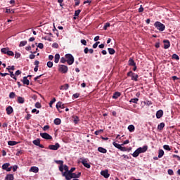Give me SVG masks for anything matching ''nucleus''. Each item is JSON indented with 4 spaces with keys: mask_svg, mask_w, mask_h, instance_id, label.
I'll return each instance as SVG.
<instances>
[{
    "mask_svg": "<svg viewBox=\"0 0 180 180\" xmlns=\"http://www.w3.org/2000/svg\"><path fill=\"white\" fill-rule=\"evenodd\" d=\"M40 136L41 137H42V139H44L45 140H51L53 139V137L47 133H41Z\"/></svg>",
    "mask_w": 180,
    "mask_h": 180,
    "instance_id": "nucleus-9",
    "label": "nucleus"
},
{
    "mask_svg": "<svg viewBox=\"0 0 180 180\" xmlns=\"http://www.w3.org/2000/svg\"><path fill=\"white\" fill-rule=\"evenodd\" d=\"M60 148V143H56L55 145H49V150H57Z\"/></svg>",
    "mask_w": 180,
    "mask_h": 180,
    "instance_id": "nucleus-11",
    "label": "nucleus"
},
{
    "mask_svg": "<svg viewBox=\"0 0 180 180\" xmlns=\"http://www.w3.org/2000/svg\"><path fill=\"white\" fill-rule=\"evenodd\" d=\"M17 101L18 103H25V98L23 97L18 96Z\"/></svg>",
    "mask_w": 180,
    "mask_h": 180,
    "instance_id": "nucleus-27",
    "label": "nucleus"
},
{
    "mask_svg": "<svg viewBox=\"0 0 180 180\" xmlns=\"http://www.w3.org/2000/svg\"><path fill=\"white\" fill-rule=\"evenodd\" d=\"M119 150H120V151H127V148H126V147H122V145L120 146Z\"/></svg>",
    "mask_w": 180,
    "mask_h": 180,
    "instance_id": "nucleus-52",
    "label": "nucleus"
},
{
    "mask_svg": "<svg viewBox=\"0 0 180 180\" xmlns=\"http://www.w3.org/2000/svg\"><path fill=\"white\" fill-rule=\"evenodd\" d=\"M139 79V75H136V73H133L131 76V80L137 82Z\"/></svg>",
    "mask_w": 180,
    "mask_h": 180,
    "instance_id": "nucleus-22",
    "label": "nucleus"
},
{
    "mask_svg": "<svg viewBox=\"0 0 180 180\" xmlns=\"http://www.w3.org/2000/svg\"><path fill=\"white\" fill-rule=\"evenodd\" d=\"M137 149H138V151H139V153L141 154V153H146V151L148 150V146H144L142 148H139Z\"/></svg>",
    "mask_w": 180,
    "mask_h": 180,
    "instance_id": "nucleus-13",
    "label": "nucleus"
},
{
    "mask_svg": "<svg viewBox=\"0 0 180 180\" xmlns=\"http://www.w3.org/2000/svg\"><path fill=\"white\" fill-rule=\"evenodd\" d=\"M72 119L75 124H77L78 122H79V117H78V116L73 115Z\"/></svg>",
    "mask_w": 180,
    "mask_h": 180,
    "instance_id": "nucleus-18",
    "label": "nucleus"
},
{
    "mask_svg": "<svg viewBox=\"0 0 180 180\" xmlns=\"http://www.w3.org/2000/svg\"><path fill=\"white\" fill-rule=\"evenodd\" d=\"M163 156H164V150L162 149L159 150L158 158H162Z\"/></svg>",
    "mask_w": 180,
    "mask_h": 180,
    "instance_id": "nucleus-29",
    "label": "nucleus"
},
{
    "mask_svg": "<svg viewBox=\"0 0 180 180\" xmlns=\"http://www.w3.org/2000/svg\"><path fill=\"white\" fill-rule=\"evenodd\" d=\"M34 146H40V139H36L32 141Z\"/></svg>",
    "mask_w": 180,
    "mask_h": 180,
    "instance_id": "nucleus-36",
    "label": "nucleus"
},
{
    "mask_svg": "<svg viewBox=\"0 0 180 180\" xmlns=\"http://www.w3.org/2000/svg\"><path fill=\"white\" fill-rule=\"evenodd\" d=\"M167 172H168L169 175H174V170L173 169H169Z\"/></svg>",
    "mask_w": 180,
    "mask_h": 180,
    "instance_id": "nucleus-53",
    "label": "nucleus"
},
{
    "mask_svg": "<svg viewBox=\"0 0 180 180\" xmlns=\"http://www.w3.org/2000/svg\"><path fill=\"white\" fill-rule=\"evenodd\" d=\"M139 12L141 13V12H144V8H143V6L141 5L140 8H139Z\"/></svg>",
    "mask_w": 180,
    "mask_h": 180,
    "instance_id": "nucleus-55",
    "label": "nucleus"
},
{
    "mask_svg": "<svg viewBox=\"0 0 180 180\" xmlns=\"http://www.w3.org/2000/svg\"><path fill=\"white\" fill-rule=\"evenodd\" d=\"M52 47H53V49H58V44H57V43H53V44H52Z\"/></svg>",
    "mask_w": 180,
    "mask_h": 180,
    "instance_id": "nucleus-56",
    "label": "nucleus"
},
{
    "mask_svg": "<svg viewBox=\"0 0 180 180\" xmlns=\"http://www.w3.org/2000/svg\"><path fill=\"white\" fill-rule=\"evenodd\" d=\"M79 176H81V172H78V174L72 173L70 179H72V178H79Z\"/></svg>",
    "mask_w": 180,
    "mask_h": 180,
    "instance_id": "nucleus-20",
    "label": "nucleus"
},
{
    "mask_svg": "<svg viewBox=\"0 0 180 180\" xmlns=\"http://www.w3.org/2000/svg\"><path fill=\"white\" fill-rule=\"evenodd\" d=\"M2 169H5L6 171H7V172H10V171H12V167H11V163H4L2 165Z\"/></svg>",
    "mask_w": 180,
    "mask_h": 180,
    "instance_id": "nucleus-8",
    "label": "nucleus"
},
{
    "mask_svg": "<svg viewBox=\"0 0 180 180\" xmlns=\"http://www.w3.org/2000/svg\"><path fill=\"white\" fill-rule=\"evenodd\" d=\"M134 129H135L134 125L131 124V125L128 126V130H129V131H130L131 133H133V131H134Z\"/></svg>",
    "mask_w": 180,
    "mask_h": 180,
    "instance_id": "nucleus-30",
    "label": "nucleus"
},
{
    "mask_svg": "<svg viewBox=\"0 0 180 180\" xmlns=\"http://www.w3.org/2000/svg\"><path fill=\"white\" fill-rule=\"evenodd\" d=\"M112 145H113L114 147H115L116 148H118V150L120 148V146H122V145H120V144H119V143H116V142H113V143H112Z\"/></svg>",
    "mask_w": 180,
    "mask_h": 180,
    "instance_id": "nucleus-40",
    "label": "nucleus"
},
{
    "mask_svg": "<svg viewBox=\"0 0 180 180\" xmlns=\"http://www.w3.org/2000/svg\"><path fill=\"white\" fill-rule=\"evenodd\" d=\"M54 123L57 125L61 124V120H60V118H56L54 120Z\"/></svg>",
    "mask_w": 180,
    "mask_h": 180,
    "instance_id": "nucleus-37",
    "label": "nucleus"
},
{
    "mask_svg": "<svg viewBox=\"0 0 180 180\" xmlns=\"http://www.w3.org/2000/svg\"><path fill=\"white\" fill-rule=\"evenodd\" d=\"M15 94L14 92H11L10 94H9V98L10 99H13V98H15Z\"/></svg>",
    "mask_w": 180,
    "mask_h": 180,
    "instance_id": "nucleus-46",
    "label": "nucleus"
},
{
    "mask_svg": "<svg viewBox=\"0 0 180 180\" xmlns=\"http://www.w3.org/2000/svg\"><path fill=\"white\" fill-rule=\"evenodd\" d=\"M22 82L24 85H29L30 84V82L29 81V79H27V77H23Z\"/></svg>",
    "mask_w": 180,
    "mask_h": 180,
    "instance_id": "nucleus-21",
    "label": "nucleus"
},
{
    "mask_svg": "<svg viewBox=\"0 0 180 180\" xmlns=\"http://www.w3.org/2000/svg\"><path fill=\"white\" fill-rule=\"evenodd\" d=\"M56 102V98H53L49 103L50 108H53V103Z\"/></svg>",
    "mask_w": 180,
    "mask_h": 180,
    "instance_id": "nucleus-43",
    "label": "nucleus"
},
{
    "mask_svg": "<svg viewBox=\"0 0 180 180\" xmlns=\"http://www.w3.org/2000/svg\"><path fill=\"white\" fill-rule=\"evenodd\" d=\"M79 13H81V10L75 11V16H79Z\"/></svg>",
    "mask_w": 180,
    "mask_h": 180,
    "instance_id": "nucleus-51",
    "label": "nucleus"
},
{
    "mask_svg": "<svg viewBox=\"0 0 180 180\" xmlns=\"http://www.w3.org/2000/svg\"><path fill=\"white\" fill-rule=\"evenodd\" d=\"M81 43L83 44V46H86V40L81 39Z\"/></svg>",
    "mask_w": 180,
    "mask_h": 180,
    "instance_id": "nucleus-57",
    "label": "nucleus"
},
{
    "mask_svg": "<svg viewBox=\"0 0 180 180\" xmlns=\"http://www.w3.org/2000/svg\"><path fill=\"white\" fill-rule=\"evenodd\" d=\"M72 174V172L70 170L68 172H63V176H65L66 180H71V175Z\"/></svg>",
    "mask_w": 180,
    "mask_h": 180,
    "instance_id": "nucleus-7",
    "label": "nucleus"
},
{
    "mask_svg": "<svg viewBox=\"0 0 180 180\" xmlns=\"http://www.w3.org/2000/svg\"><path fill=\"white\" fill-rule=\"evenodd\" d=\"M154 26L158 30H160V32H164V30H165V25L158 21L155 22Z\"/></svg>",
    "mask_w": 180,
    "mask_h": 180,
    "instance_id": "nucleus-1",
    "label": "nucleus"
},
{
    "mask_svg": "<svg viewBox=\"0 0 180 180\" xmlns=\"http://www.w3.org/2000/svg\"><path fill=\"white\" fill-rule=\"evenodd\" d=\"M37 47H39V49H43L44 47V46L43 45V44L39 43V44H38Z\"/></svg>",
    "mask_w": 180,
    "mask_h": 180,
    "instance_id": "nucleus-62",
    "label": "nucleus"
},
{
    "mask_svg": "<svg viewBox=\"0 0 180 180\" xmlns=\"http://www.w3.org/2000/svg\"><path fill=\"white\" fill-rule=\"evenodd\" d=\"M81 160V162L84 167L86 168H91V165L89 163V160L88 159L82 158Z\"/></svg>",
    "mask_w": 180,
    "mask_h": 180,
    "instance_id": "nucleus-5",
    "label": "nucleus"
},
{
    "mask_svg": "<svg viewBox=\"0 0 180 180\" xmlns=\"http://www.w3.org/2000/svg\"><path fill=\"white\" fill-rule=\"evenodd\" d=\"M164 43V49H169V46H171V44H169V41L168 40H165L163 41Z\"/></svg>",
    "mask_w": 180,
    "mask_h": 180,
    "instance_id": "nucleus-17",
    "label": "nucleus"
},
{
    "mask_svg": "<svg viewBox=\"0 0 180 180\" xmlns=\"http://www.w3.org/2000/svg\"><path fill=\"white\" fill-rule=\"evenodd\" d=\"M129 102L131 103H137L139 102V98H131Z\"/></svg>",
    "mask_w": 180,
    "mask_h": 180,
    "instance_id": "nucleus-39",
    "label": "nucleus"
},
{
    "mask_svg": "<svg viewBox=\"0 0 180 180\" xmlns=\"http://www.w3.org/2000/svg\"><path fill=\"white\" fill-rule=\"evenodd\" d=\"M12 169L13 172H15V171H17L18 169V165H14L13 167H12Z\"/></svg>",
    "mask_w": 180,
    "mask_h": 180,
    "instance_id": "nucleus-58",
    "label": "nucleus"
},
{
    "mask_svg": "<svg viewBox=\"0 0 180 180\" xmlns=\"http://www.w3.org/2000/svg\"><path fill=\"white\" fill-rule=\"evenodd\" d=\"M60 63H62V64H65V63H67V58L62 57L60 58Z\"/></svg>",
    "mask_w": 180,
    "mask_h": 180,
    "instance_id": "nucleus-45",
    "label": "nucleus"
},
{
    "mask_svg": "<svg viewBox=\"0 0 180 180\" xmlns=\"http://www.w3.org/2000/svg\"><path fill=\"white\" fill-rule=\"evenodd\" d=\"M119 96H120V93L119 92H115L112 98L113 99H117V98H119Z\"/></svg>",
    "mask_w": 180,
    "mask_h": 180,
    "instance_id": "nucleus-35",
    "label": "nucleus"
},
{
    "mask_svg": "<svg viewBox=\"0 0 180 180\" xmlns=\"http://www.w3.org/2000/svg\"><path fill=\"white\" fill-rule=\"evenodd\" d=\"M140 155V152L139 151L138 149H136L132 154V156L136 158V157H139V155Z\"/></svg>",
    "mask_w": 180,
    "mask_h": 180,
    "instance_id": "nucleus-31",
    "label": "nucleus"
},
{
    "mask_svg": "<svg viewBox=\"0 0 180 180\" xmlns=\"http://www.w3.org/2000/svg\"><path fill=\"white\" fill-rule=\"evenodd\" d=\"M63 169L65 171V172H68V166L67 165H63Z\"/></svg>",
    "mask_w": 180,
    "mask_h": 180,
    "instance_id": "nucleus-60",
    "label": "nucleus"
},
{
    "mask_svg": "<svg viewBox=\"0 0 180 180\" xmlns=\"http://www.w3.org/2000/svg\"><path fill=\"white\" fill-rule=\"evenodd\" d=\"M101 175H102V176H104L105 178H109L110 176V174H109V170L108 169L101 171Z\"/></svg>",
    "mask_w": 180,
    "mask_h": 180,
    "instance_id": "nucleus-12",
    "label": "nucleus"
},
{
    "mask_svg": "<svg viewBox=\"0 0 180 180\" xmlns=\"http://www.w3.org/2000/svg\"><path fill=\"white\" fill-rule=\"evenodd\" d=\"M129 65L131 66H135L136 65V63L134 62V60H133V58H130L129 60Z\"/></svg>",
    "mask_w": 180,
    "mask_h": 180,
    "instance_id": "nucleus-26",
    "label": "nucleus"
},
{
    "mask_svg": "<svg viewBox=\"0 0 180 180\" xmlns=\"http://www.w3.org/2000/svg\"><path fill=\"white\" fill-rule=\"evenodd\" d=\"M165 127V124L164 122H161L158 126V130H162Z\"/></svg>",
    "mask_w": 180,
    "mask_h": 180,
    "instance_id": "nucleus-28",
    "label": "nucleus"
},
{
    "mask_svg": "<svg viewBox=\"0 0 180 180\" xmlns=\"http://www.w3.org/2000/svg\"><path fill=\"white\" fill-rule=\"evenodd\" d=\"M58 61H60V54L56 53L55 55L54 62L56 63V64H58Z\"/></svg>",
    "mask_w": 180,
    "mask_h": 180,
    "instance_id": "nucleus-25",
    "label": "nucleus"
},
{
    "mask_svg": "<svg viewBox=\"0 0 180 180\" xmlns=\"http://www.w3.org/2000/svg\"><path fill=\"white\" fill-rule=\"evenodd\" d=\"M108 53L109 54L113 55L115 54V53H116V51L113 49V48H108Z\"/></svg>",
    "mask_w": 180,
    "mask_h": 180,
    "instance_id": "nucleus-32",
    "label": "nucleus"
},
{
    "mask_svg": "<svg viewBox=\"0 0 180 180\" xmlns=\"http://www.w3.org/2000/svg\"><path fill=\"white\" fill-rule=\"evenodd\" d=\"M98 151H99V153H102L103 154H106V153H108V150L103 147H98Z\"/></svg>",
    "mask_w": 180,
    "mask_h": 180,
    "instance_id": "nucleus-19",
    "label": "nucleus"
},
{
    "mask_svg": "<svg viewBox=\"0 0 180 180\" xmlns=\"http://www.w3.org/2000/svg\"><path fill=\"white\" fill-rule=\"evenodd\" d=\"M27 44V41H22L20 42L19 47H24V46H26Z\"/></svg>",
    "mask_w": 180,
    "mask_h": 180,
    "instance_id": "nucleus-33",
    "label": "nucleus"
},
{
    "mask_svg": "<svg viewBox=\"0 0 180 180\" xmlns=\"http://www.w3.org/2000/svg\"><path fill=\"white\" fill-rule=\"evenodd\" d=\"M65 58L66 63H68L69 65H72V64H74V56H72V55L68 53L65 55Z\"/></svg>",
    "mask_w": 180,
    "mask_h": 180,
    "instance_id": "nucleus-2",
    "label": "nucleus"
},
{
    "mask_svg": "<svg viewBox=\"0 0 180 180\" xmlns=\"http://www.w3.org/2000/svg\"><path fill=\"white\" fill-rule=\"evenodd\" d=\"M163 148H164V150H166L167 151H171V148H169V146H168V145H165L163 146Z\"/></svg>",
    "mask_w": 180,
    "mask_h": 180,
    "instance_id": "nucleus-42",
    "label": "nucleus"
},
{
    "mask_svg": "<svg viewBox=\"0 0 180 180\" xmlns=\"http://www.w3.org/2000/svg\"><path fill=\"white\" fill-rule=\"evenodd\" d=\"M13 179H14V176H13V174H7L5 178V180H13Z\"/></svg>",
    "mask_w": 180,
    "mask_h": 180,
    "instance_id": "nucleus-23",
    "label": "nucleus"
},
{
    "mask_svg": "<svg viewBox=\"0 0 180 180\" xmlns=\"http://www.w3.org/2000/svg\"><path fill=\"white\" fill-rule=\"evenodd\" d=\"M70 88V85L68 84H65V85H63L60 86V89L67 91Z\"/></svg>",
    "mask_w": 180,
    "mask_h": 180,
    "instance_id": "nucleus-24",
    "label": "nucleus"
},
{
    "mask_svg": "<svg viewBox=\"0 0 180 180\" xmlns=\"http://www.w3.org/2000/svg\"><path fill=\"white\" fill-rule=\"evenodd\" d=\"M73 98H75V99H77V98H79V94L76 93L73 94Z\"/></svg>",
    "mask_w": 180,
    "mask_h": 180,
    "instance_id": "nucleus-59",
    "label": "nucleus"
},
{
    "mask_svg": "<svg viewBox=\"0 0 180 180\" xmlns=\"http://www.w3.org/2000/svg\"><path fill=\"white\" fill-rule=\"evenodd\" d=\"M35 108H37V109H40V108H41V104H40V103L39 102L36 103Z\"/></svg>",
    "mask_w": 180,
    "mask_h": 180,
    "instance_id": "nucleus-49",
    "label": "nucleus"
},
{
    "mask_svg": "<svg viewBox=\"0 0 180 180\" xmlns=\"http://www.w3.org/2000/svg\"><path fill=\"white\" fill-rule=\"evenodd\" d=\"M65 107L64 106V104H63V103L61 102H58L57 104H56V109H58V112L60 113H61V112H63L61 110V109H64Z\"/></svg>",
    "mask_w": 180,
    "mask_h": 180,
    "instance_id": "nucleus-10",
    "label": "nucleus"
},
{
    "mask_svg": "<svg viewBox=\"0 0 180 180\" xmlns=\"http://www.w3.org/2000/svg\"><path fill=\"white\" fill-rule=\"evenodd\" d=\"M8 146H16V144H18V142L15 141H9L8 142Z\"/></svg>",
    "mask_w": 180,
    "mask_h": 180,
    "instance_id": "nucleus-34",
    "label": "nucleus"
},
{
    "mask_svg": "<svg viewBox=\"0 0 180 180\" xmlns=\"http://www.w3.org/2000/svg\"><path fill=\"white\" fill-rule=\"evenodd\" d=\"M49 129H50V126H49V125H45V126L43 127L44 131H46L49 130Z\"/></svg>",
    "mask_w": 180,
    "mask_h": 180,
    "instance_id": "nucleus-54",
    "label": "nucleus"
},
{
    "mask_svg": "<svg viewBox=\"0 0 180 180\" xmlns=\"http://www.w3.org/2000/svg\"><path fill=\"white\" fill-rule=\"evenodd\" d=\"M110 26V24L109 22H106L103 27L104 30H107L108 27Z\"/></svg>",
    "mask_w": 180,
    "mask_h": 180,
    "instance_id": "nucleus-48",
    "label": "nucleus"
},
{
    "mask_svg": "<svg viewBox=\"0 0 180 180\" xmlns=\"http://www.w3.org/2000/svg\"><path fill=\"white\" fill-rule=\"evenodd\" d=\"M58 71L62 72V74H67L68 72V67L65 65H59Z\"/></svg>",
    "mask_w": 180,
    "mask_h": 180,
    "instance_id": "nucleus-3",
    "label": "nucleus"
},
{
    "mask_svg": "<svg viewBox=\"0 0 180 180\" xmlns=\"http://www.w3.org/2000/svg\"><path fill=\"white\" fill-rule=\"evenodd\" d=\"M7 70L9 72H11L12 71L15 70V66H8Z\"/></svg>",
    "mask_w": 180,
    "mask_h": 180,
    "instance_id": "nucleus-38",
    "label": "nucleus"
},
{
    "mask_svg": "<svg viewBox=\"0 0 180 180\" xmlns=\"http://www.w3.org/2000/svg\"><path fill=\"white\" fill-rule=\"evenodd\" d=\"M172 58H173V60H179V56L176 55V53H174L172 56Z\"/></svg>",
    "mask_w": 180,
    "mask_h": 180,
    "instance_id": "nucleus-41",
    "label": "nucleus"
},
{
    "mask_svg": "<svg viewBox=\"0 0 180 180\" xmlns=\"http://www.w3.org/2000/svg\"><path fill=\"white\" fill-rule=\"evenodd\" d=\"M46 65H47V67H48L49 68H51L53 67V62H51V61L47 62Z\"/></svg>",
    "mask_w": 180,
    "mask_h": 180,
    "instance_id": "nucleus-47",
    "label": "nucleus"
},
{
    "mask_svg": "<svg viewBox=\"0 0 180 180\" xmlns=\"http://www.w3.org/2000/svg\"><path fill=\"white\" fill-rule=\"evenodd\" d=\"M20 57V53L16 52L15 54V58H19Z\"/></svg>",
    "mask_w": 180,
    "mask_h": 180,
    "instance_id": "nucleus-61",
    "label": "nucleus"
},
{
    "mask_svg": "<svg viewBox=\"0 0 180 180\" xmlns=\"http://www.w3.org/2000/svg\"><path fill=\"white\" fill-rule=\"evenodd\" d=\"M20 74H22V72L20 70H17L15 73V75H20Z\"/></svg>",
    "mask_w": 180,
    "mask_h": 180,
    "instance_id": "nucleus-63",
    "label": "nucleus"
},
{
    "mask_svg": "<svg viewBox=\"0 0 180 180\" xmlns=\"http://www.w3.org/2000/svg\"><path fill=\"white\" fill-rule=\"evenodd\" d=\"M6 13H15V11L6 8Z\"/></svg>",
    "mask_w": 180,
    "mask_h": 180,
    "instance_id": "nucleus-50",
    "label": "nucleus"
},
{
    "mask_svg": "<svg viewBox=\"0 0 180 180\" xmlns=\"http://www.w3.org/2000/svg\"><path fill=\"white\" fill-rule=\"evenodd\" d=\"M1 51L3 53V54H7V56H15L13 51H10L9 48L8 47L1 49Z\"/></svg>",
    "mask_w": 180,
    "mask_h": 180,
    "instance_id": "nucleus-4",
    "label": "nucleus"
},
{
    "mask_svg": "<svg viewBox=\"0 0 180 180\" xmlns=\"http://www.w3.org/2000/svg\"><path fill=\"white\" fill-rule=\"evenodd\" d=\"M173 158H177V160H178L179 161H180V156H179L178 155H173Z\"/></svg>",
    "mask_w": 180,
    "mask_h": 180,
    "instance_id": "nucleus-64",
    "label": "nucleus"
},
{
    "mask_svg": "<svg viewBox=\"0 0 180 180\" xmlns=\"http://www.w3.org/2000/svg\"><path fill=\"white\" fill-rule=\"evenodd\" d=\"M56 164H58L60 165L59 167V171L60 172H63L64 171V162L63 160H55Z\"/></svg>",
    "mask_w": 180,
    "mask_h": 180,
    "instance_id": "nucleus-6",
    "label": "nucleus"
},
{
    "mask_svg": "<svg viewBox=\"0 0 180 180\" xmlns=\"http://www.w3.org/2000/svg\"><path fill=\"white\" fill-rule=\"evenodd\" d=\"M163 115H164V111H162V110H159L156 112V117H157V119H161V117H162Z\"/></svg>",
    "mask_w": 180,
    "mask_h": 180,
    "instance_id": "nucleus-14",
    "label": "nucleus"
},
{
    "mask_svg": "<svg viewBox=\"0 0 180 180\" xmlns=\"http://www.w3.org/2000/svg\"><path fill=\"white\" fill-rule=\"evenodd\" d=\"M30 172H34V174H37V172H39V167H31V168L30 169Z\"/></svg>",
    "mask_w": 180,
    "mask_h": 180,
    "instance_id": "nucleus-16",
    "label": "nucleus"
},
{
    "mask_svg": "<svg viewBox=\"0 0 180 180\" xmlns=\"http://www.w3.org/2000/svg\"><path fill=\"white\" fill-rule=\"evenodd\" d=\"M6 112L7 115H12V113H13V108H12V106L7 107L6 109Z\"/></svg>",
    "mask_w": 180,
    "mask_h": 180,
    "instance_id": "nucleus-15",
    "label": "nucleus"
},
{
    "mask_svg": "<svg viewBox=\"0 0 180 180\" xmlns=\"http://www.w3.org/2000/svg\"><path fill=\"white\" fill-rule=\"evenodd\" d=\"M101 133H103V129H100V130L96 131L94 132V134H96V136H98V134H101Z\"/></svg>",
    "mask_w": 180,
    "mask_h": 180,
    "instance_id": "nucleus-44",
    "label": "nucleus"
}]
</instances>
